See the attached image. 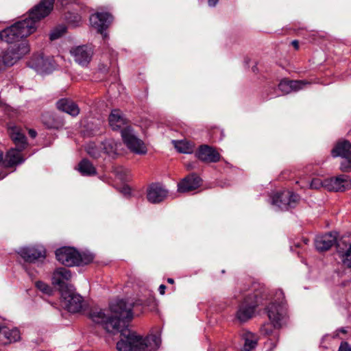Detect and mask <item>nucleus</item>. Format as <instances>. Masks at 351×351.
<instances>
[{
    "label": "nucleus",
    "instance_id": "nucleus-3",
    "mask_svg": "<svg viewBox=\"0 0 351 351\" xmlns=\"http://www.w3.org/2000/svg\"><path fill=\"white\" fill-rule=\"evenodd\" d=\"M160 335L151 334L145 337L136 332L124 330L117 343L119 351H156L160 347Z\"/></svg>",
    "mask_w": 351,
    "mask_h": 351
},
{
    "label": "nucleus",
    "instance_id": "nucleus-38",
    "mask_svg": "<svg viewBox=\"0 0 351 351\" xmlns=\"http://www.w3.org/2000/svg\"><path fill=\"white\" fill-rule=\"evenodd\" d=\"M218 1L219 0H208V3L209 6L215 7L217 4Z\"/></svg>",
    "mask_w": 351,
    "mask_h": 351
},
{
    "label": "nucleus",
    "instance_id": "nucleus-17",
    "mask_svg": "<svg viewBox=\"0 0 351 351\" xmlns=\"http://www.w3.org/2000/svg\"><path fill=\"white\" fill-rule=\"evenodd\" d=\"M32 68L42 73H49L53 69V64L50 60L45 58L43 55L34 56L29 61Z\"/></svg>",
    "mask_w": 351,
    "mask_h": 351
},
{
    "label": "nucleus",
    "instance_id": "nucleus-40",
    "mask_svg": "<svg viewBox=\"0 0 351 351\" xmlns=\"http://www.w3.org/2000/svg\"><path fill=\"white\" fill-rule=\"evenodd\" d=\"M291 45L293 46V47L295 49H298L299 48V43L298 40H293L291 42Z\"/></svg>",
    "mask_w": 351,
    "mask_h": 351
},
{
    "label": "nucleus",
    "instance_id": "nucleus-14",
    "mask_svg": "<svg viewBox=\"0 0 351 351\" xmlns=\"http://www.w3.org/2000/svg\"><path fill=\"white\" fill-rule=\"evenodd\" d=\"M112 19L110 14L98 12L90 16V23L91 26L99 33L103 34L104 30L108 27Z\"/></svg>",
    "mask_w": 351,
    "mask_h": 351
},
{
    "label": "nucleus",
    "instance_id": "nucleus-30",
    "mask_svg": "<svg viewBox=\"0 0 351 351\" xmlns=\"http://www.w3.org/2000/svg\"><path fill=\"white\" fill-rule=\"evenodd\" d=\"M245 343L243 351H250L256 346L258 338L252 332H247L243 335Z\"/></svg>",
    "mask_w": 351,
    "mask_h": 351
},
{
    "label": "nucleus",
    "instance_id": "nucleus-39",
    "mask_svg": "<svg viewBox=\"0 0 351 351\" xmlns=\"http://www.w3.org/2000/svg\"><path fill=\"white\" fill-rule=\"evenodd\" d=\"M165 289H166V287L165 285H161L160 287H159V291H160V293L163 295L165 293Z\"/></svg>",
    "mask_w": 351,
    "mask_h": 351
},
{
    "label": "nucleus",
    "instance_id": "nucleus-2",
    "mask_svg": "<svg viewBox=\"0 0 351 351\" xmlns=\"http://www.w3.org/2000/svg\"><path fill=\"white\" fill-rule=\"evenodd\" d=\"M133 304L123 300L111 304L109 311L100 308L92 309L89 317L97 324H100L108 332L118 331L121 319L132 318Z\"/></svg>",
    "mask_w": 351,
    "mask_h": 351
},
{
    "label": "nucleus",
    "instance_id": "nucleus-22",
    "mask_svg": "<svg viewBox=\"0 0 351 351\" xmlns=\"http://www.w3.org/2000/svg\"><path fill=\"white\" fill-rule=\"evenodd\" d=\"M201 179L195 175H190L184 178L179 184L178 190L181 193L189 192L198 188Z\"/></svg>",
    "mask_w": 351,
    "mask_h": 351
},
{
    "label": "nucleus",
    "instance_id": "nucleus-27",
    "mask_svg": "<svg viewBox=\"0 0 351 351\" xmlns=\"http://www.w3.org/2000/svg\"><path fill=\"white\" fill-rule=\"evenodd\" d=\"M71 273L68 269L64 267L58 268L53 273V284L62 287L65 282L71 279Z\"/></svg>",
    "mask_w": 351,
    "mask_h": 351
},
{
    "label": "nucleus",
    "instance_id": "nucleus-10",
    "mask_svg": "<svg viewBox=\"0 0 351 351\" xmlns=\"http://www.w3.org/2000/svg\"><path fill=\"white\" fill-rule=\"evenodd\" d=\"M18 254L26 262L33 263L36 261L44 260L46 257L45 249L43 246H31L22 247Z\"/></svg>",
    "mask_w": 351,
    "mask_h": 351
},
{
    "label": "nucleus",
    "instance_id": "nucleus-46",
    "mask_svg": "<svg viewBox=\"0 0 351 351\" xmlns=\"http://www.w3.org/2000/svg\"><path fill=\"white\" fill-rule=\"evenodd\" d=\"M78 21H80V17L77 16Z\"/></svg>",
    "mask_w": 351,
    "mask_h": 351
},
{
    "label": "nucleus",
    "instance_id": "nucleus-6",
    "mask_svg": "<svg viewBox=\"0 0 351 351\" xmlns=\"http://www.w3.org/2000/svg\"><path fill=\"white\" fill-rule=\"evenodd\" d=\"M121 133L123 143L131 152L137 154L147 153L145 143L136 136L131 127H127Z\"/></svg>",
    "mask_w": 351,
    "mask_h": 351
},
{
    "label": "nucleus",
    "instance_id": "nucleus-18",
    "mask_svg": "<svg viewBox=\"0 0 351 351\" xmlns=\"http://www.w3.org/2000/svg\"><path fill=\"white\" fill-rule=\"evenodd\" d=\"M197 158L203 162H216L220 158V154L213 147L208 145H202L197 153Z\"/></svg>",
    "mask_w": 351,
    "mask_h": 351
},
{
    "label": "nucleus",
    "instance_id": "nucleus-16",
    "mask_svg": "<svg viewBox=\"0 0 351 351\" xmlns=\"http://www.w3.org/2000/svg\"><path fill=\"white\" fill-rule=\"evenodd\" d=\"M167 196V191L159 184H152L147 189V198L151 203H159L163 201Z\"/></svg>",
    "mask_w": 351,
    "mask_h": 351
},
{
    "label": "nucleus",
    "instance_id": "nucleus-34",
    "mask_svg": "<svg viewBox=\"0 0 351 351\" xmlns=\"http://www.w3.org/2000/svg\"><path fill=\"white\" fill-rule=\"evenodd\" d=\"M309 187L312 189H319L322 187L325 188V180L322 181L319 178H314L311 182Z\"/></svg>",
    "mask_w": 351,
    "mask_h": 351
},
{
    "label": "nucleus",
    "instance_id": "nucleus-43",
    "mask_svg": "<svg viewBox=\"0 0 351 351\" xmlns=\"http://www.w3.org/2000/svg\"><path fill=\"white\" fill-rule=\"evenodd\" d=\"M167 282H168L169 283H170V284H173V283H174V280H173V279H172V278H168V279H167Z\"/></svg>",
    "mask_w": 351,
    "mask_h": 351
},
{
    "label": "nucleus",
    "instance_id": "nucleus-35",
    "mask_svg": "<svg viewBox=\"0 0 351 351\" xmlns=\"http://www.w3.org/2000/svg\"><path fill=\"white\" fill-rule=\"evenodd\" d=\"M65 30L66 29L64 27H60L58 28L53 29L50 34V39L51 40L58 39L62 35H63V34L65 32Z\"/></svg>",
    "mask_w": 351,
    "mask_h": 351
},
{
    "label": "nucleus",
    "instance_id": "nucleus-20",
    "mask_svg": "<svg viewBox=\"0 0 351 351\" xmlns=\"http://www.w3.org/2000/svg\"><path fill=\"white\" fill-rule=\"evenodd\" d=\"M337 242V237L332 233L317 236L315 245L319 252L328 250Z\"/></svg>",
    "mask_w": 351,
    "mask_h": 351
},
{
    "label": "nucleus",
    "instance_id": "nucleus-8",
    "mask_svg": "<svg viewBox=\"0 0 351 351\" xmlns=\"http://www.w3.org/2000/svg\"><path fill=\"white\" fill-rule=\"evenodd\" d=\"M57 260L67 267L79 265V252L75 248L63 247L56 251Z\"/></svg>",
    "mask_w": 351,
    "mask_h": 351
},
{
    "label": "nucleus",
    "instance_id": "nucleus-13",
    "mask_svg": "<svg viewBox=\"0 0 351 351\" xmlns=\"http://www.w3.org/2000/svg\"><path fill=\"white\" fill-rule=\"evenodd\" d=\"M93 53L91 48L85 45L78 46L71 50V54L74 60L83 66H86L90 62Z\"/></svg>",
    "mask_w": 351,
    "mask_h": 351
},
{
    "label": "nucleus",
    "instance_id": "nucleus-41",
    "mask_svg": "<svg viewBox=\"0 0 351 351\" xmlns=\"http://www.w3.org/2000/svg\"><path fill=\"white\" fill-rule=\"evenodd\" d=\"M29 134L30 135L31 137L35 138L36 136V132L34 130H29Z\"/></svg>",
    "mask_w": 351,
    "mask_h": 351
},
{
    "label": "nucleus",
    "instance_id": "nucleus-9",
    "mask_svg": "<svg viewBox=\"0 0 351 351\" xmlns=\"http://www.w3.org/2000/svg\"><path fill=\"white\" fill-rule=\"evenodd\" d=\"M298 199V196L294 193L289 191H283L274 195L272 204L277 206L281 210H288L295 205Z\"/></svg>",
    "mask_w": 351,
    "mask_h": 351
},
{
    "label": "nucleus",
    "instance_id": "nucleus-31",
    "mask_svg": "<svg viewBox=\"0 0 351 351\" xmlns=\"http://www.w3.org/2000/svg\"><path fill=\"white\" fill-rule=\"evenodd\" d=\"M175 148L180 153L191 154L193 151V145L187 141H173Z\"/></svg>",
    "mask_w": 351,
    "mask_h": 351
},
{
    "label": "nucleus",
    "instance_id": "nucleus-19",
    "mask_svg": "<svg viewBox=\"0 0 351 351\" xmlns=\"http://www.w3.org/2000/svg\"><path fill=\"white\" fill-rule=\"evenodd\" d=\"M21 339L19 329L2 327L0 330V343L4 345L15 343Z\"/></svg>",
    "mask_w": 351,
    "mask_h": 351
},
{
    "label": "nucleus",
    "instance_id": "nucleus-45",
    "mask_svg": "<svg viewBox=\"0 0 351 351\" xmlns=\"http://www.w3.org/2000/svg\"><path fill=\"white\" fill-rule=\"evenodd\" d=\"M306 186H307V184L302 186V187H303V188H305Z\"/></svg>",
    "mask_w": 351,
    "mask_h": 351
},
{
    "label": "nucleus",
    "instance_id": "nucleus-42",
    "mask_svg": "<svg viewBox=\"0 0 351 351\" xmlns=\"http://www.w3.org/2000/svg\"><path fill=\"white\" fill-rule=\"evenodd\" d=\"M3 153L0 150V164L3 165Z\"/></svg>",
    "mask_w": 351,
    "mask_h": 351
},
{
    "label": "nucleus",
    "instance_id": "nucleus-5",
    "mask_svg": "<svg viewBox=\"0 0 351 351\" xmlns=\"http://www.w3.org/2000/svg\"><path fill=\"white\" fill-rule=\"evenodd\" d=\"M259 295H261V298H263L264 296L267 298L265 289H263V291L259 293L249 294L244 299L237 312V318L240 322H244L252 317L255 308L260 303L259 299L258 298Z\"/></svg>",
    "mask_w": 351,
    "mask_h": 351
},
{
    "label": "nucleus",
    "instance_id": "nucleus-25",
    "mask_svg": "<svg viewBox=\"0 0 351 351\" xmlns=\"http://www.w3.org/2000/svg\"><path fill=\"white\" fill-rule=\"evenodd\" d=\"M58 109L65 112L73 117H75L80 113V108L78 106L72 101L69 99H61L56 103Z\"/></svg>",
    "mask_w": 351,
    "mask_h": 351
},
{
    "label": "nucleus",
    "instance_id": "nucleus-32",
    "mask_svg": "<svg viewBox=\"0 0 351 351\" xmlns=\"http://www.w3.org/2000/svg\"><path fill=\"white\" fill-rule=\"evenodd\" d=\"M86 152L88 155L93 158H98L100 156V150L94 143H88L86 147Z\"/></svg>",
    "mask_w": 351,
    "mask_h": 351
},
{
    "label": "nucleus",
    "instance_id": "nucleus-21",
    "mask_svg": "<svg viewBox=\"0 0 351 351\" xmlns=\"http://www.w3.org/2000/svg\"><path fill=\"white\" fill-rule=\"evenodd\" d=\"M109 124L114 130H121V131L128 127L127 120L122 112L117 109L112 110L108 117Z\"/></svg>",
    "mask_w": 351,
    "mask_h": 351
},
{
    "label": "nucleus",
    "instance_id": "nucleus-15",
    "mask_svg": "<svg viewBox=\"0 0 351 351\" xmlns=\"http://www.w3.org/2000/svg\"><path fill=\"white\" fill-rule=\"evenodd\" d=\"M337 254L345 267L351 268V243L346 239L337 243Z\"/></svg>",
    "mask_w": 351,
    "mask_h": 351
},
{
    "label": "nucleus",
    "instance_id": "nucleus-36",
    "mask_svg": "<svg viewBox=\"0 0 351 351\" xmlns=\"http://www.w3.org/2000/svg\"><path fill=\"white\" fill-rule=\"evenodd\" d=\"M36 287L43 293H49L51 290L50 287L46 283L42 281H38L36 282Z\"/></svg>",
    "mask_w": 351,
    "mask_h": 351
},
{
    "label": "nucleus",
    "instance_id": "nucleus-12",
    "mask_svg": "<svg viewBox=\"0 0 351 351\" xmlns=\"http://www.w3.org/2000/svg\"><path fill=\"white\" fill-rule=\"evenodd\" d=\"M350 185L349 177L345 175L325 180V189L328 191H343L349 189Z\"/></svg>",
    "mask_w": 351,
    "mask_h": 351
},
{
    "label": "nucleus",
    "instance_id": "nucleus-24",
    "mask_svg": "<svg viewBox=\"0 0 351 351\" xmlns=\"http://www.w3.org/2000/svg\"><path fill=\"white\" fill-rule=\"evenodd\" d=\"M307 82L304 81L289 80L288 79L282 80L279 84V90L284 94L290 93L292 91H297L303 88Z\"/></svg>",
    "mask_w": 351,
    "mask_h": 351
},
{
    "label": "nucleus",
    "instance_id": "nucleus-37",
    "mask_svg": "<svg viewBox=\"0 0 351 351\" xmlns=\"http://www.w3.org/2000/svg\"><path fill=\"white\" fill-rule=\"evenodd\" d=\"M338 351H351V347L346 342H343L339 346Z\"/></svg>",
    "mask_w": 351,
    "mask_h": 351
},
{
    "label": "nucleus",
    "instance_id": "nucleus-11",
    "mask_svg": "<svg viewBox=\"0 0 351 351\" xmlns=\"http://www.w3.org/2000/svg\"><path fill=\"white\" fill-rule=\"evenodd\" d=\"M65 308L71 313H77L82 308L83 299L79 294L69 291L62 293Z\"/></svg>",
    "mask_w": 351,
    "mask_h": 351
},
{
    "label": "nucleus",
    "instance_id": "nucleus-29",
    "mask_svg": "<svg viewBox=\"0 0 351 351\" xmlns=\"http://www.w3.org/2000/svg\"><path fill=\"white\" fill-rule=\"evenodd\" d=\"M119 145H120V143H117L114 140L108 139L103 142L102 148L104 153L110 156H114L117 154Z\"/></svg>",
    "mask_w": 351,
    "mask_h": 351
},
{
    "label": "nucleus",
    "instance_id": "nucleus-44",
    "mask_svg": "<svg viewBox=\"0 0 351 351\" xmlns=\"http://www.w3.org/2000/svg\"><path fill=\"white\" fill-rule=\"evenodd\" d=\"M340 331L342 332V333H346V331L344 330V329H341Z\"/></svg>",
    "mask_w": 351,
    "mask_h": 351
},
{
    "label": "nucleus",
    "instance_id": "nucleus-23",
    "mask_svg": "<svg viewBox=\"0 0 351 351\" xmlns=\"http://www.w3.org/2000/svg\"><path fill=\"white\" fill-rule=\"evenodd\" d=\"M21 151L19 149H12L8 151L3 158V167H12L22 163L24 159L21 154Z\"/></svg>",
    "mask_w": 351,
    "mask_h": 351
},
{
    "label": "nucleus",
    "instance_id": "nucleus-26",
    "mask_svg": "<svg viewBox=\"0 0 351 351\" xmlns=\"http://www.w3.org/2000/svg\"><path fill=\"white\" fill-rule=\"evenodd\" d=\"M8 133L17 149L23 150L26 145V138L25 135L21 133V129L16 126L9 127Z\"/></svg>",
    "mask_w": 351,
    "mask_h": 351
},
{
    "label": "nucleus",
    "instance_id": "nucleus-4",
    "mask_svg": "<svg viewBox=\"0 0 351 351\" xmlns=\"http://www.w3.org/2000/svg\"><path fill=\"white\" fill-rule=\"evenodd\" d=\"M276 299L267 307V314L271 323H267L261 327L262 333L269 335L274 328H280L285 323L287 317V309L283 302L284 293L282 290L276 293Z\"/></svg>",
    "mask_w": 351,
    "mask_h": 351
},
{
    "label": "nucleus",
    "instance_id": "nucleus-7",
    "mask_svg": "<svg viewBox=\"0 0 351 351\" xmlns=\"http://www.w3.org/2000/svg\"><path fill=\"white\" fill-rule=\"evenodd\" d=\"M334 157L342 158L340 168L343 171H351V143L348 141H341L337 143L332 150Z\"/></svg>",
    "mask_w": 351,
    "mask_h": 351
},
{
    "label": "nucleus",
    "instance_id": "nucleus-33",
    "mask_svg": "<svg viewBox=\"0 0 351 351\" xmlns=\"http://www.w3.org/2000/svg\"><path fill=\"white\" fill-rule=\"evenodd\" d=\"M79 265H86L91 263L94 259V256L90 253H82L79 252Z\"/></svg>",
    "mask_w": 351,
    "mask_h": 351
},
{
    "label": "nucleus",
    "instance_id": "nucleus-28",
    "mask_svg": "<svg viewBox=\"0 0 351 351\" xmlns=\"http://www.w3.org/2000/svg\"><path fill=\"white\" fill-rule=\"evenodd\" d=\"M77 169L83 176H93L96 173V169L95 167L86 159L82 160L78 164Z\"/></svg>",
    "mask_w": 351,
    "mask_h": 351
},
{
    "label": "nucleus",
    "instance_id": "nucleus-1",
    "mask_svg": "<svg viewBox=\"0 0 351 351\" xmlns=\"http://www.w3.org/2000/svg\"><path fill=\"white\" fill-rule=\"evenodd\" d=\"M54 1L42 0L30 11L28 18L0 32V40L8 44L7 48L0 51V71L4 66L14 65L30 51L28 42L22 38L36 31V23L51 13Z\"/></svg>",
    "mask_w": 351,
    "mask_h": 351
}]
</instances>
